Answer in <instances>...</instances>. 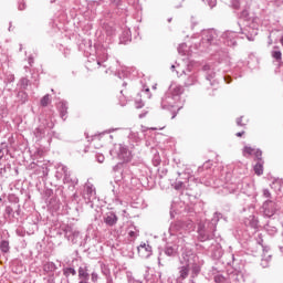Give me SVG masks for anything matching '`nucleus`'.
Masks as SVG:
<instances>
[{
	"instance_id": "nucleus-1",
	"label": "nucleus",
	"mask_w": 283,
	"mask_h": 283,
	"mask_svg": "<svg viewBox=\"0 0 283 283\" xmlns=\"http://www.w3.org/2000/svg\"><path fill=\"white\" fill-rule=\"evenodd\" d=\"M222 218V213L214 212L211 221L206 224L200 223L197 230L198 240L200 242H207V240H213L216 238V229L218 227V222Z\"/></svg>"
},
{
	"instance_id": "nucleus-2",
	"label": "nucleus",
	"mask_w": 283,
	"mask_h": 283,
	"mask_svg": "<svg viewBox=\"0 0 283 283\" xmlns=\"http://www.w3.org/2000/svg\"><path fill=\"white\" fill-rule=\"evenodd\" d=\"M179 78H182L185 87H192V85H198L200 74L198 71H193V63H189L186 69L177 71Z\"/></svg>"
},
{
	"instance_id": "nucleus-3",
	"label": "nucleus",
	"mask_w": 283,
	"mask_h": 283,
	"mask_svg": "<svg viewBox=\"0 0 283 283\" xmlns=\"http://www.w3.org/2000/svg\"><path fill=\"white\" fill-rule=\"evenodd\" d=\"M191 260H193V252H182L181 264L184 265L179 268V277L177 279V283H182V280H187V277H189V266H191Z\"/></svg>"
},
{
	"instance_id": "nucleus-4",
	"label": "nucleus",
	"mask_w": 283,
	"mask_h": 283,
	"mask_svg": "<svg viewBox=\"0 0 283 283\" xmlns=\"http://www.w3.org/2000/svg\"><path fill=\"white\" fill-rule=\"evenodd\" d=\"M216 39H218V33L216 30H206L201 33V42L197 46V50H200V52H207L209 50L210 45H213L216 43Z\"/></svg>"
},
{
	"instance_id": "nucleus-5",
	"label": "nucleus",
	"mask_w": 283,
	"mask_h": 283,
	"mask_svg": "<svg viewBox=\"0 0 283 283\" xmlns=\"http://www.w3.org/2000/svg\"><path fill=\"white\" fill-rule=\"evenodd\" d=\"M201 72H203V76L206 81H208L209 85L211 87H217L218 86V70L213 67L211 64H205L201 67Z\"/></svg>"
},
{
	"instance_id": "nucleus-6",
	"label": "nucleus",
	"mask_w": 283,
	"mask_h": 283,
	"mask_svg": "<svg viewBox=\"0 0 283 283\" xmlns=\"http://www.w3.org/2000/svg\"><path fill=\"white\" fill-rule=\"evenodd\" d=\"M82 198H84L86 205L96 200V188L94 187V184L90 182V180L84 185Z\"/></svg>"
},
{
	"instance_id": "nucleus-7",
	"label": "nucleus",
	"mask_w": 283,
	"mask_h": 283,
	"mask_svg": "<svg viewBox=\"0 0 283 283\" xmlns=\"http://www.w3.org/2000/svg\"><path fill=\"white\" fill-rule=\"evenodd\" d=\"M178 103H179L178 96H174L168 91L161 97V108L163 109H171V107H180V105H178Z\"/></svg>"
},
{
	"instance_id": "nucleus-8",
	"label": "nucleus",
	"mask_w": 283,
	"mask_h": 283,
	"mask_svg": "<svg viewBox=\"0 0 283 283\" xmlns=\"http://www.w3.org/2000/svg\"><path fill=\"white\" fill-rule=\"evenodd\" d=\"M117 156L123 163L132 161V150L125 146V144H119L117 146Z\"/></svg>"
},
{
	"instance_id": "nucleus-9",
	"label": "nucleus",
	"mask_w": 283,
	"mask_h": 283,
	"mask_svg": "<svg viewBox=\"0 0 283 283\" xmlns=\"http://www.w3.org/2000/svg\"><path fill=\"white\" fill-rule=\"evenodd\" d=\"M262 210L265 218H273V216H275V211H277V206L274 201L266 200L262 206Z\"/></svg>"
},
{
	"instance_id": "nucleus-10",
	"label": "nucleus",
	"mask_w": 283,
	"mask_h": 283,
	"mask_svg": "<svg viewBox=\"0 0 283 283\" xmlns=\"http://www.w3.org/2000/svg\"><path fill=\"white\" fill-rule=\"evenodd\" d=\"M96 55L97 60L95 61V65H97L98 67H107V64H105L109 56V53H107V49H105L104 46L97 49Z\"/></svg>"
},
{
	"instance_id": "nucleus-11",
	"label": "nucleus",
	"mask_w": 283,
	"mask_h": 283,
	"mask_svg": "<svg viewBox=\"0 0 283 283\" xmlns=\"http://www.w3.org/2000/svg\"><path fill=\"white\" fill-rule=\"evenodd\" d=\"M64 235L67 238V240H71L73 244H76L78 240V235H81V232L78 230H74V228L66 226L64 229Z\"/></svg>"
},
{
	"instance_id": "nucleus-12",
	"label": "nucleus",
	"mask_w": 283,
	"mask_h": 283,
	"mask_svg": "<svg viewBox=\"0 0 283 283\" xmlns=\"http://www.w3.org/2000/svg\"><path fill=\"white\" fill-rule=\"evenodd\" d=\"M238 36V33L233 31H227L223 33V40L226 45L229 48H233L234 45H238V42L235 41V38Z\"/></svg>"
},
{
	"instance_id": "nucleus-13",
	"label": "nucleus",
	"mask_w": 283,
	"mask_h": 283,
	"mask_svg": "<svg viewBox=\"0 0 283 283\" xmlns=\"http://www.w3.org/2000/svg\"><path fill=\"white\" fill-rule=\"evenodd\" d=\"M62 171L64 174V179H63L64 182L71 185L72 187H76V185H78V178L72 177V175L67 170V166H62Z\"/></svg>"
},
{
	"instance_id": "nucleus-14",
	"label": "nucleus",
	"mask_w": 283,
	"mask_h": 283,
	"mask_svg": "<svg viewBox=\"0 0 283 283\" xmlns=\"http://www.w3.org/2000/svg\"><path fill=\"white\" fill-rule=\"evenodd\" d=\"M137 251L140 258L147 259L151 255V245L147 243H140V245L137 247Z\"/></svg>"
},
{
	"instance_id": "nucleus-15",
	"label": "nucleus",
	"mask_w": 283,
	"mask_h": 283,
	"mask_svg": "<svg viewBox=\"0 0 283 283\" xmlns=\"http://www.w3.org/2000/svg\"><path fill=\"white\" fill-rule=\"evenodd\" d=\"M104 222L107 227H114L118 222V217L114 212H107L104 216Z\"/></svg>"
},
{
	"instance_id": "nucleus-16",
	"label": "nucleus",
	"mask_w": 283,
	"mask_h": 283,
	"mask_svg": "<svg viewBox=\"0 0 283 283\" xmlns=\"http://www.w3.org/2000/svg\"><path fill=\"white\" fill-rule=\"evenodd\" d=\"M78 277L80 281H90V266L87 264H82L78 268Z\"/></svg>"
},
{
	"instance_id": "nucleus-17",
	"label": "nucleus",
	"mask_w": 283,
	"mask_h": 283,
	"mask_svg": "<svg viewBox=\"0 0 283 283\" xmlns=\"http://www.w3.org/2000/svg\"><path fill=\"white\" fill-rule=\"evenodd\" d=\"M178 244H171V243H167L166 248H165V255H168V258H176V255L178 254Z\"/></svg>"
},
{
	"instance_id": "nucleus-18",
	"label": "nucleus",
	"mask_w": 283,
	"mask_h": 283,
	"mask_svg": "<svg viewBox=\"0 0 283 283\" xmlns=\"http://www.w3.org/2000/svg\"><path fill=\"white\" fill-rule=\"evenodd\" d=\"M167 92H169L172 96H177V99L180 101V94L185 92V88L178 84H171Z\"/></svg>"
},
{
	"instance_id": "nucleus-19",
	"label": "nucleus",
	"mask_w": 283,
	"mask_h": 283,
	"mask_svg": "<svg viewBox=\"0 0 283 283\" xmlns=\"http://www.w3.org/2000/svg\"><path fill=\"white\" fill-rule=\"evenodd\" d=\"M272 59L275 60L276 63H282V51H280V46H274L271 51Z\"/></svg>"
},
{
	"instance_id": "nucleus-20",
	"label": "nucleus",
	"mask_w": 283,
	"mask_h": 283,
	"mask_svg": "<svg viewBox=\"0 0 283 283\" xmlns=\"http://www.w3.org/2000/svg\"><path fill=\"white\" fill-rule=\"evenodd\" d=\"M59 109H60L61 118L65 120V118H67V102L65 101L60 102Z\"/></svg>"
},
{
	"instance_id": "nucleus-21",
	"label": "nucleus",
	"mask_w": 283,
	"mask_h": 283,
	"mask_svg": "<svg viewBox=\"0 0 283 283\" xmlns=\"http://www.w3.org/2000/svg\"><path fill=\"white\" fill-rule=\"evenodd\" d=\"M120 43L127 44L129 41H132V31L125 30L123 31L120 38H119Z\"/></svg>"
},
{
	"instance_id": "nucleus-22",
	"label": "nucleus",
	"mask_w": 283,
	"mask_h": 283,
	"mask_svg": "<svg viewBox=\"0 0 283 283\" xmlns=\"http://www.w3.org/2000/svg\"><path fill=\"white\" fill-rule=\"evenodd\" d=\"M245 224H249V227H251L252 229H258V218H255V216H250L247 220H245Z\"/></svg>"
},
{
	"instance_id": "nucleus-23",
	"label": "nucleus",
	"mask_w": 283,
	"mask_h": 283,
	"mask_svg": "<svg viewBox=\"0 0 283 283\" xmlns=\"http://www.w3.org/2000/svg\"><path fill=\"white\" fill-rule=\"evenodd\" d=\"M254 174L262 176L264 174V161H258L254 166Z\"/></svg>"
},
{
	"instance_id": "nucleus-24",
	"label": "nucleus",
	"mask_w": 283,
	"mask_h": 283,
	"mask_svg": "<svg viewBox=\"0 0 283 283\" xmlns=\"http://www.w3.org/2000/svg\"><path fill=\"white\" fill-rule=\"evenodd\" d=\"M0 251L1 253H10V241L2 240L0 242Z\"/></svg>"
},
{
	"instance_id": "nucleus-25",
	"label": "nucleus",
	"mask_w": 283,
	"mask_h": 283,
	"mask_svg": "<svg viewBox=\"0 0 283 283\" xmlns=\"http://www.w3.org/2000/svg\"><path fill=\"white\" fill-rule=\"evenodd\" d=\"M28 85H30V80H28V77H21L18 82V87H20V90H28Z\"/></svg>"
},
{
	"instance_id": "nucleus-26",
	"label": "nucleus",
	"mask_w": 283,
	"mask_h": 283,
	"mask_svg": "<svg viewBox=\"0 0 283 283\" xmlns=\"http://www.w3.org/2000/svg\"><path fill=\"white\" fill-rule=\"evenodd\" d=\"M17 98L19 103L23 105V103H27L28 101V93H25V91H19L17 94Z\"/></svg>"
},
{
	"instance_id": "nucleus-27",
	"label": "nucleus",
	"mask_w": 283,
	"mask_h": 283,
	"mask_svg": "<svg viewBox=\"0 0 283 283\" xmlns=\"http://www.w3.org/2000/svg\"><path fill=\"white\" fill-rule=\"evenodd\" d=\"M262 249H263V256H262V266H266V263H264V262H269V260H271V254H268L266 255V253H269V248H264L263 245H262Z\"/></svg>"
},
{
	"instance_id": "nucleus-28",
	"label": "nucleus",
	"mask_w": 283,
	"mask_h": 283,
	"mask_svg": "<svg viewBox=\"0 0 283 283\" xmlns=\"http://www.w3.org/2000/svg\"><path fill=\"white\" fill-rule=\"evenodd\" d=\"M34 136H35V138H38V140H41V138H43V136H45V128L41 127V126L35 128Z\"/></svg>"
},
{
	"instance_id": "nucleus-29",
	"label": "nucleus",
	"mask_w": 283,
	"mask_h": 283,
	"mask_svg": "<svg viewBox=\"0 0 283 283\" xmlns=\"http://www.w3.org/2000/svg\"><path fill=\"white\" fill-rule=\"evenodd\" d=\"M101 271H102V274H104L105 277L112 275V271L109 270V266L106 265L105 263H101Z\"/></svg>"
},
{
	"instance_id": "nucleus-30",
	"label": "nucleus",
	"mask_w": 283,
	"mask_h": 283,
	"mask_svg": "<svg viewBox=\"0 0 283 283\" xmlns=\"http://www.w3.org/2000/svg\"><path fill=\"white\" fill-rule=\"evenodd\" d=\"M63 274L65 277H70V275H76V270L74 268H65Z\"/></svg>"
},
{
	"instance_id": "nucleus-31",
	"label": "nucleus",
	"mask_w": 283,
	"mask_h": 283,
	"mask_svg": "<svg viewBox=\"0 0 283 283\" xmlns=\"http://www.w3.org/2000/svg\"><path fill=\"white\" fill-rule=\"evenodd\" d=\"M255 153V148H252L251 146H245L243 148V156H253V154Z\"/></svg>"
},
{
	"instance_id": "nucleus-32",
	"label": "nucleus",
	"mask_w": 283,
	"mask_h": 283,
	"mask_svg": "<svg viewBox=\"0 0 283 283\" xmlns=\"http://www.w3.org/2000/svg\"><path fill=\"white\" fill-rule=\"evenodd\" d=\"M178 229H180V222L172 223L169 229L170 235H176V231H178Z\"/></svg>"
},
{
	"instance_id": "nucleus-33",
	"label": "nucleus",
	"mask_w": 283,
	"mask_h": 283,
	"mask_svg": "<svg viewBox=\"0 0 283 283\" xmlns=\"http://www.w3.org/2000/svg\"><path fill=\"white\" fill-rule=\"evenodd\" d=\"M216 283H227V279L222 274H217L213 277Z\"/></svg>"
},
{
	"instance_id": "nucleus-34",
	"label": "nucleus",
	"mask_w": 283,
	"mask_h": 283,
	"mask_svg": "<svg viewBox=\"0 0 283 283\" xmlns=\"http://www.w3.org/2000/svg\"><path fill=\"white\" fill-rule=\"evenodd\" d=\"M41 105H42V107H48V105H50V95L49 94H46L42 97Z\"/></svg>"
},
{
	"instance_id": "nucleus-35",
	"label": "nucleus",
	"mask_w": 283,
	"mask_h": 283,
	"mask_svg": "<svg viewBox=\"0 0 283 283\" xmlns=\"http://www.w3.org/2000/svg\"><path fill=\"white\" fill-rule=\"evenodd\" d=\"M254 156H255L258 163H264V160L262 159V151L260 149H256L254 151Z\"/></svg>"
},
{
	"instance_id": "nucleus-36",
	"label": "nucleus",
	"mask_w": 283,
	"mask_h": 283,
	"mask_svg": "<svg viewBox=\"0 0 283 283\" xmlns=\"http://www.w3.org/2000/svg\"><path fill=\"white\" fill-rule=\"evenodd\" d=\"M44 269H48V271H56V264H54V262H49L44 265Z\"/></svg>"
},
{
	"instance_id": "nucleus-37",
	"label": "nucleus",
	"mask_w": 283,
	"mask_h": 283,
	"mask_svg": "<svg viewBox=\"0 0 283 283\" xmlns=\"http://www.w3.org/2000/svg\"><path fill=\"white\" fill-rule=\"evenodd\" d=\"M240 19H244V21H249V10L244 9L240 13Z\"/></svg>"
},
{
	"instance_id": "nucleus-38",
	"label": "nucleus",
	"mask_w": 283,
	"mask_h": 283,
	"mask_svg": "<svg viewBox=\"0 0 283 283\" xmlns=\"http://www.w3.org/2000/svg\"><path fill=\"white\" fill-rule=\"evenodd\" d=\"M191 271H192L193 275H198L200 273V265H198L196 263L192 264Z\"/></svg>"
},
{
	"instance_id": "nucleus-39",
	"label": "nucleus",
	"mask_w": 283,
	"mask_h": 283,
	"mask_svg": "<svg viewBox=\"0 0 283 283\" xmlns=\"http://www.w3.org/2000/svg\"><path fill=\"white\" fill-rule=\"evenodd\" d=\"M128 235L133 240H136V238H138V231H136V228H134V230H129Z\"/></svg>"
},
{
	"instance_id": "nucleus-40",
	"label": "nucleus",
	"mask_w": 283,
	"mask_h": 283,
	"mask_svg": "<svg viewBox=\"0 0 283 283\" xmlns=\"http://www.w3.org/2000/svg\"><path fill=\"white\" fill-rule=\"evenodd\" d=\"M211 161L210 160H208V161H206L205 164H203V166L202 167H199L198 168V171H202V169H211Z\"/></svg>"
},
{
	"instance_id": "nucleus-41",
	"label": "nucleus",
	"mask_w": 283,
	"mask_h": 283,
	"mask_svg": "<svg viewBox=\"0 0 283 283\" xmlns=\"http://www.w3.org/2000/svg\"><path fill=\"white\" fill-rule=\"evenodd\" d=\"M185 50H187V44L186 43L179 44L178 46L179 54L185 55Z\"/></svg>"
},
{
	"instance_id": "nucleus-42",
	"label": "nucleus",
	"mask_w": 283,
	"mask_h": 283,
	"mask_svg": "<svg viewBox=\"0 0 283 283\" xmlns=\"http://www.w3.org/2000/svg\"><path fill=\"white\" fill-rule=\"evenodd\" d=\"M120 72H122V74H120ZM116 76H118V78H125V76H127V73H125V69L119 70L116 73Z\"/></svg>"
},
{
	"instance_id": "nucleus-43",
	"label": "nucleus",
	"mask_w": 283,
	"mask_h": 283,
	"mask_svg": "<svg viewBox=\"0 0 283 283\" xmlns=\"http://www.w3.org/2000/svg\"><path fill=\"white\" fill-rule=\"evenodd\" d=\"M91 280H92L93 283L98 282V273L92 272Z\"/></svg>"
},
{
	"instance_id": "nucleus-44",
	"label": "nucleus",
	"mask_w": 283,
	"mask_h": 283,
	"mask_svg": "<svg viewBox=\"0 0 283 283\" xmlns=\"http://www.w3.org/2000/svg\"><path fill=\"white\" fill-rule=\"evenodd\" d=\"M136 109H142V107H145V103L142 102V99L135 102Z\"/></svg>"
},
{
	"instance_id": "nucleus-45",
	"label": "nucleus",
	"mask_w": 283,
	"mask_h": 283,
	"mask_svg": "<svg viewBox=\"0 0 283 283\" xmlns=\"http://www.w3.org/2000/svg\"><path fill=\"white\" fill-rule=\"evenodd\" d=\"M232 7L234 10H240V0H232Z\"/></svg>"
},
{
	"instance_id": "nucleus-46",
	"label": "nucleus",
	"mask_w": 283,
	"mask_h": 283,
	"mask_svg": "<svg viewBox=\"0 0 283 283\" xmlns=\"http://www.w3.org/2000/svg\"><path fill=\"white\" fill-rule=\"evenodd\" d=\"M184 182L182 181H176L175 182V189L177 190V191H179V189H181L182 187H184Z\"/></svg>"
},
{
	"instance_id": "nucleus-47",
	"label": "nucleus",
	"mask_w": 283,
	"mask_h": 283,
	"mask_svg": "<svg viewBox=\"0 0 283 283\" xmlns=\"http://www.w3.org/2000/svg\"><path fill=\"white\" fill-rule=\"evenodd\" d=\"M96 160H97V163H105V156L104 155H97Z\"/></svg>"
},
{
	"instance_id": "nucleus-48",
	"label": "nucleus",
	"mask_w": 283,
	"mask_h": 283,
	"mask_svg": "<svg viewBox=\"0 0 283 283\" xmlns=\"http://www.w3.org/2000/svg\"><path fill=\"white\" fill-rule=\"evenodd\" d=\"M263 196L264 198H271V191H269V189H263Z\"/></svg>"
},
{
	"instance_id": "nucleus-49",
	"label": "nucleus",
	"mask_w": 283,
	"mask_h": 283,
	"mask_svg": "<svg viewBox=\"0 0 283 283\" xmlns=\"http://www.w3.org/2000/svg\"><path fill=\"white\" fill-rule=\"evenodd\" d=\"M153 163H154L155 167H158V165L160 164V157H155L153 159Z\"/></svg>"
},
{
	"instance_id": "nucleus-50",
	"label": "nucleus",
	"mask_w": 283,
	"mask_h": 283,
	"mask_svg": "<svg viewBox=\"0 0 283 283\" xmlns=\"http://www.w3.org/2000/svg\"><path fill=\"white\" fill-rule=\"evenodd\" d=\"M128 283H143V281H138L130 276V277H128Z\"/></svg>"
},
{
	"instance_id": "nucleus-51",
	"label": "nucleus",
	"mask_w": 283,
	"mask_h": 283,
	"mask_svg": "<svg viewBox=\"0 0 283 283\" xmlns=\"http://www.w3.org/2000/svg\"><path fill=\"white\" fill-rule=\"evenodd\" d=\"M237 125L239 127H244L245 124H242V117L237 118Z\"/></svg>"
},
{
	"instance_id": "nucleus-52",
	"label": "nucleus",
	"mask_w": 283,
	"mask_h": 283,
	"mask_svg": "<svg viewBox=\"0 0 283 283\" xmlns=\"http://www.w3.org/2000/svg\"><path fill=\"white\" fill-rule=\"evenodd\" d=\"M106 277V283H114V279L112 277V274Z\"/></svg>"
},
{
	"instance_id": "nucleus-53",
	"label": "nucleus",
	"mask_w": 283,
	"mask_h": 283,
	"mask_svg": "<svg viewBox=\"0 0 283 283\" xmlns=\"http://www.w3.org/2000/svg\"><path fill=\"white\" fill-rule=\"evenodd\" d=\"M25 9V2H20L18 6V10H24Z\"/></svg>"
},
{
	"instance_id": "nucleus-54",
	"label": "nucleus",
	"mask_w": 283,
	"mask_h": 283,
	"mask_svg": "<svg viewBox=\"0 0 283 283\" xmlns=\"http://www.w3.org/2000/svg\"><path fill=\"white\" fill-rule=\"evenodd\" d=\"M210 8H216V0H209Z\"/></svg>"
},
{
	"instance_id": "nucleus-55",
	"label": "nucleus",
	"mask_w": 283,
	"mask_h": 283,
	"mask_svg": "<svg viewBox=\"0 0 283 283\" xmlns=\"http://www.w3.org/2000/svg\"><path fill=\"white\" fill-rule=\"evenodd\" d=\"M28 61H29V65H32L34 63V57L30 55Z\"/></svg>"
},
{
	"instance_id": "nucleus-56",
	"label": "nucleus",
	"mask_w": 283,
	"mask_h": 283,
	"mask_svg": "<svg viewBox=\"0 0 283 283\" xmlns=\"http://www.w3.org/2000/svg\"><path fill=\"white\" fill-rule=\"evenodd\" d=\"M216 258H222V250H218L214 254Z\"/></svg>"
},
{
	"instance_id": "nucleus-57",
	"label": "nucleus",
	"mask_w": 283,
	"mask_h": 283,
	"mask_svg": "<svg viewBox=\"0 0 283 283\" xmlns=\"http://www.w3.org/2000/svg\"><path fill=\"white\" fill-rule=\"evenodd\" d=\"M158 264L159 266H163V254H160V256L158 258Z\"/></svg>"
},
{
	"instance_id": "nucleus-58",
	"label": "nucleus",
	"mask_w": 283,
	"mask_h": 283,
	"mask_svg": "<svg viewBox=\"0 0 283 283\" xmlns=\"http://www.w3.org/2000/svg\"><path fill=\"white\" fill-rule=\"evenodd\" d=\"M9 82L14 83V75L13 74L9 75Z\"/></svg>"
},
{
	"instance_id": "nucleus-59",
	"label": "nucleus",
	"mask_w": 283,
	"mask_h": 283,
	"mask_svg": "<svg viewBox=\"0 0 283 283\" xmlns=\"http://www.w3.org/2000/svg\"><path fill=\"white\" fill-rule=\"evenodd\" d=\"M6 213H8V214L12 213V208L7 207V208H6Z\"/></svg>"
},
{
	"instance_id": "nucleus-60",
	"label": "nucleus",
	"mask_w": 283,
	"mask_h": 283,
	"mask_svg": "<svg viewBox=\"0 0 283 283\" xmlns=\"http://www.w3.org/2000/svg\"><path fill=\"white\" fill-rule=\"evenodd\" d=\"M112 3H114L115 6H120V0H112Z\"/></svg>"
},
{
	"instance_id": "nucleus-61",
	"label": "nucleus",
	"mask_w": 283,
	"mask_h": 283,
	"mask_svg": "<svg viewBox=\"0 0 283 283\" xmlns=\"http://www.w3.org/2000/svg\"><path fill=\"white\" fill-rule=\"evenodd\" d=\"M226 83H231V77L230 76H224Z\"/></svg>"
},
{
	"instance_id": "nucleus-62",
	"label": "nucleus",
	"mask_w": 283,
	"mask_h": 283,
	"mask_svg": "<svg viewBox=\"0 0 283 283\" xmlns=\"http://www.w3.org/2000/svg\"><path fill=\"white\" fill-rule=\"evenodd\" d=\"M244 134V132H240V133H237L235 136H238L239 138Z\"/></svg>"
},
{
	"instance_id": "nucleus-63",
	"label": "nucleus",
	"mask_w": 283,
	"mask_h": 283,
	"mask_svg": "<svg viewBox=\"0 0 283 283\" xmlns=\"http://www.w3.org/2000/svg\"><path fill=\"white\" fill-rule=\"evenodd\" d=\"M146 114H147V113H142V114H139V118H145Z\"/></svg>"
},
{
	"instance_id": "nucleus-64",
	"label": "nucleus",
	"mask_w": 283,
	"mask_h": 283,
	"mask_svg": "<svg viewBox=\"0 0 283 283\" xmlns=\"http://www.w3.org/2000/svg\"><path fill=\"white\" fill-rule=\"evenodd\" d=\"M76 198H78V195H77V193H74V195H73V199L76 200Z\"/></svg>"
}]
</instances>
